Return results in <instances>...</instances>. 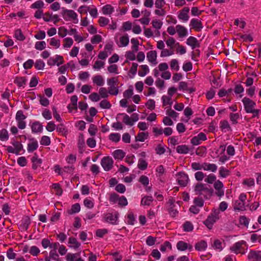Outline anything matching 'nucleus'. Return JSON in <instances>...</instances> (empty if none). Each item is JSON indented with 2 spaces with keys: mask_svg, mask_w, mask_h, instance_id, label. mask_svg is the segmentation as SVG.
<instances>
[{
  "mask_svg": "<svg viewBox=\"0 0 261 261\" xmlns=\"http://www.w3.org/2000/svg\"><path fill=\"white\" fill-rule=\"evenodd\" d=\"M166 114L174 119L176 118L178 116V114L171 108L168 109L166 110Z\"/></svg>",
  "mask_w": 261,
  "mask_h": 261,
  "instance_id": "obj_61",
  "label": "nucleus"
},
{
  "mask_svg": "<svg viewBox=\"0 0 261 261\" xmlns=\"http://www.w3.org/2000/svg\"><path fill=\"white\" fill-rule=\"evenodd\" d=\"M140 68L141 70L138 72V74L140 76H144L149 71L148 67L146 65H141Z\"/></svg>",
  "mask_w": 261,
  "mask_h": 261,
  "instance_id": "obj_40",
  "label": "nucleus"
},
{
  "mask_svg": "<svg viewBox=\"0 0 261 261\" xmlns=\"http://www.w3.org/2000/svg\"><path fill=\"white\" fill-rule=\"evenodd\" d=\"M81 210V206L79 203H76L73 204L71 208L68 210V213L70 215H72L75 213H79Z\"/></svg>",
  "mask_w": 261,
  "mask_h": 261,
  "instance_id": "obj_31",
  "label": "nucleus"
},
{
  "mask_svg": "<svg viewBox=\"0 0 261 261\" xmlns=\"http://www.w3.org/2000/svg\"><path fill=\"white\" fill-rule=\"evenodd\" d=\"M176 31L179 38H184L188 35L187 29L181 25H177L176 26Z\"/></svg>",
  "mask_w": 261,
  "mask_h": 261,
  "instance_id": "obj_16",
  "label": "nucleus"
},
{
  "mask_svg": "<svg viewBox=\"0 0 261 261\" xmlns=\"http://www.w3.org/2000/svg\"><path fill=\"white\" fill-rule=\"evenodd\" d=\"M93 83L97 86H102L105 84V81L101 75H96L92 77Z\"/></svg>",
  "mask_w": 261,
  "mask_h": 261,
  "instance_id": "obj_22",
  "label": "nucleus"
},
{
  "mask_svg": "<svg viewBox=\"0 0 261 261\" xmlns=\"http://www.w3.org/2000/svg\"><path fill=\"white\" fill-rule=\"evenodd\" d=\"M219 175L220 176L223 178L226 177L229 175V171L227 169L223 167H221L220 168L219 170Z\"/></svg>",
  "mask_w": 261,
  "mask_h": 261,
  "instance_id": "obj_46",
  "label": "nucleus"
},
{
  "mask_svg": "<svg viewBox=\"0 0 261 261\" xmlns=\"http://www.w3.org/2000/svg\"><path fill=\"white\" fill-rule=\"evenodd\" d=\"M224 244V241L216 239L214 240L212 247L214 249L221 251L223 248Z\"/></svg>",
  "mask_w": 261,
  "mask_h": 261,
  "instance_id": "obj_23",
  "label": "nucleus"
},
{
  "mask_svg": "<svg viewBox=\"0 0 261 261\" xmlns=\"http://www.w3.org/2000/svg\"><path fill=\"white\" fill-rule=\"evenodd\" d=\"M148 136L147 133L141 132L139 133L136 137V141L143 142L147 138Z\"/></svg>",
  "mask_w": 261,
  "mask_h": 261,
  "instance_id": "obj_38",
  "label": "nucleus"
},
{
  "mask_svg": "<svg viewBox=\"0 0 261 261\" xmlns=\"http://www.w3.org/2000/svg\"><path fill=\"white\" fill-rule=\"evenodd\" d=\"M191 167L194 170H200L203 169V163L202 164L197 162L192 163L191 164Z\"/></svg>",
  "mask_w": 261,
  "mask_h": 261,
  "instance_id": "obj_55",
  "label": "nucleus"
},
{
  "mask_svg": "<svg viewBox=\"0 0 261 261\" xmlns=\"http://www.w3.org/2000/svg\"><path fill=\"white\" fill-rule=\"evenodd\" d=\"M138 166L140 169L145 170L147 168V163L144 160L139 159Z\"/></svg>",
  "mask_w": 261,
  "mask_h": 261,
  "instance_id": "obj_60",
  "label": "nucleus"
},
{
  "mask_svg": "<svg viewBox=\"0 0 261 261\" xmlns=\"http://www.w3.org/2000/svg\"><path fill=\"white\" fill-rule=\"evenodd\" d=\"M108 90L106 88L101 87L99 89V95L100 98H106L109 96Z\"/></svg>",
  "mask_w": 261,
  "mask_h": 261,
  "instance_id": "obj_41",
  "label": "nucleus"
},
{
  "mask_svg": "<svg viewBox=\"0 0 261 261\" xmlns=\"http://www.w3.org/2000/svg\"><path fill=\"white\" fill-rule=\"evenodd\" d=\"M217 169V166L216 164L208 163H203V170L215 172L216 171Z\"/></svg>",
  "mask_w": 261,
  "mask_h": 261,
  "instance_id": "obj_24",
  "label": "nucleus"
},
{
  "mask_svg": "<svg viewBox=\"0 0 261 261\" xmlns=\"http://www.w3.org/2000/svg\"><path fill=\"white\" fill-rule=\"evenodd\" d=\"M31 223V220L29 217L25 216L21 220L20 224V228L23 230H27Z\"/></svg>",
  "mask_w": 261,
  "mask_h": 261,
  "instance_id": "obj_19",
  "label": "nucleus"
},
{
  "mask_svg": "<svg viewBox=\"0 0 261 261\" xmlns=\"http://www.w3.org/2000/svg\"><path fill=\"white\" fill-rule=\"evenodd\" d=\"M99 106L102 109H109L111 107V104L107 100L104 99L100 101Z\"/></svg>",
  "mask_w": 261,
  "mask_h": 261,
  "instance_id": "obj_52",
  "label": "nucleus"
},
{
  "mask_svg": "<svg viewBox=\"0 0 261 261\" xmlns=\"http://www.w3.org/2000/svg\"><path fill=\"white\" fill-rule=\"evenodd\" d=\"M153 198L151 196H145L142 199L141 204L143 206H149L151 204Z\"/></svg>",
  "mask_w": 261,
  "mask_h": 261,
  "instance_id": "obj_34",
  "label": "nucleus"
},
{
  "mask_svg": "<svg viewBox=\"0 0 261 261\" xmlns=\"http://www.w3.org/2000/svg\"><path fill=\"white\" fill-rule=\"evenodd\" d=\"M196 194L202 195L205 198H209L212 195L213 190L207 188L204 184H198L195 187Z\"/></svg>",
  "mask_w": 261,
  "mask_h": 261,
  "instance_id": "obj_2",
  "label": "nucleus"
},
{
  "mask_svg": "<svg viewBox=\"0 0 261 261\" xmlns=\"http://www.w3.org/2000/svg\"><path fill=\"white\" fill-rule=\"evenodd\" d=\"M50 143V138L48 136H44L40 140V144L43 145L48 146Z\"/></svg>",
  "mask_w": 261,
  "mask_h": 261,
  "instance_id": "obj_63",
  "label": "nucleus"
},
{
  "mask_svg": "<svg viewBox=\"0 0 261 261\" xmlns=\"http://www.w3.org/2000/svg\"><path fill=\"white\" fill-rule=\"evenodd\" d=\"M64 44L63 47L64 48H69L70 47L73 43V41L71 38H66L63 40Z\"/></svg>",
  "mask_w": 261,
  "mask_h": 261,
  "instance_id": "obj_47",
  "label": "nucleus"
},
{
  "mask_svg": "<svg viewBox=\"0 0 261 261\" xmlns=\"http://www.w3.org/2000/svg\"><path fill=\"white\" fill-rule=\"evenodd\" d=\"M204 180L205 182L212 184L217 181L216 176L214 174H210L207 176Z\"/></svg>",
  "mask_w": 261,
  "mask_h": 261,
  "instance_id": "obj_53",
  "label": "nucleus"
},
{
  "mask_svg": "<svg viewBox=\"0 0 261 261\" xmlns=\"http://www.w3.org/2000/svg\"><path fill=\"white\" fill-rule=\"evenodd\" d=\"M176 247L178 250L182 251H185L188 249H189L190 250H191L192 249V245L182 241H179L177 243Z\"/></svg>",
  "mask_w": 261,
  "mask_h": 261,
  "instance_id": "obj_18",
  "label": "nucleus"
},
{
  "mask_svg": "<svg viewBox=\"0 0 261 261\" xmlns=\"http://www.w3.org/2000/svg\"><path fill=\"white\" fill-rule=\"evenodd\" d=\"M178 88L180 90L188 91L190 93L195 91V89L193 88H189L188 86V84L185 82H180L179 83Z\"/></svg>",
  "mask_w": 261,
  "mask_h": 261,
  "instance_id": "obj_26",
  "label": "nucleus"
},
{
  "mask_svg": "<svg viewBox=\"0 0 261 261\" xmlns=\"http://www.w3.org/2000/svg\"><path fill=\"white\" fill-rule=\"evenodd\" d=\"M156 58L157 53L155 50H151L147 53V59L148 61L154 65L157 64Z\"/></svg>",
  "mask_w": 261,
  "mask_h": 261,
  "instance_id": "obj_17",
  "label": "nucleus"
},
{
  "mask_svg": "<svg viewBox=\"0 0 261 261\" xmlns=\"http://www.w3.org/2000/svg\"><path fill=\"white\" fill-rule=\"evenodd\" d=\"M120 44H118L119 47L126 46L129 43V37L127 34H125L120 38Z\"/></svg>",
  "mask_w": 261,
  "mask_h": 261,
  "instance_id": "obj_25",
  "label": "nucleus"
},
{
  "mask_svg": "<svg viewBox=\"0 0 261 261\" xmlns=\"http://www.w3.org/2000/svg\"><path fill=\"white\" fill-rule=\"evenodd\" d=\"M190 25L191 27V29H194L196 32H200L203 28L201 21L196 18L191 19Z\"/></svg>",
  "mask_w": 261,
  "mask_h": 261,
  "instance_id": "obj_11",
  "label": "nucleus"
},
{
  "mask_svg": "<svg viewBox=\"0 0 261 261\" xmlns=\"http://www.w3.org/2000/svg\"><path fill=\"white\" fill-rule=\"evenodd\" d=\"M38 147V142L36 140H32L28 143L27 150L29 152H33L36 150Z\"/></svg>",
  "mask_w": 261,
  "mask_h": 261,
  "instance_id": "obj_27",
  "label": "nucleus"
},
{
  "mask_svg": "<svg viewBox=\"0 0 261 261\" xmlns=\"http://www.w3.org/2000/svg\"><path fill=\"white\" fill-rule=\"evenodd\" d=\"M186 43L188 45L191 46L192 49H195L200 46L198 40L193 36H190L187 39Z\"/></svg>",
  "mask_w": 261,
  "mask_h": 261,
  "instance_id": "obj_14",
  "label": "nucleus"
},
{
  "mask_svg": "<svg viewBox=\"0 0 261 261\" xmlns=\"http://www.w3.org/2000/svg\"><path fill=\"white\" fill-rule=\"evenodd\" d=\"M81 246V243L73 237H70L68 239V246L74 249H77Z\"/></svg>",
  "mask_w": 261,
  "mask_h": 261,
  "instance_id": "obj_20",
  "label": "nucleus"
},
{
  "mask_svg": "<svg viewBox=\"0 0 261 261\" xmlns=\"http://www.w3.org/2000/svg\"><path fill=\"white\" fill-rule=\"evenodd\" d=\"M244 245L247 246L246 242L245 241L242 240L237 242L230 247V250L236 254L239 253L244 254L246 252L243 248Z\"/></svg>",
  "mask_w": 261,
  "mask_h": 261,
  "instance_id": "obj_5",
  "label": "nucleus"
},
{
  "mask_svg": "<svg viewBox=\"0 0 261 261\" xmlns=\"http://www.w3.org/2000/svg\"><path fill=\"white\" fill-rule=\"evenodd\" d=\"M242 101L247 113L252 114L253 117H258L260 110L255 108L256 105L255 101L246 97L243 98Z\"/></svg>",
  "mask_w": 261,
  "mask_h": 261,
  "instance_id": "obj_1",
  "label": "nucleus"
},
{
  "mask_svg": "<svg viewBox=\"0 0 261 261\" xmlns=\"http://www.w3.org/2000/svg\"><path fill=\"white\" fill-rule=\"evenodd\" d=\"M170 66L172 70H174L176 71L179 70L178 61L176 59H172L170 62Z\"/></svg>",
  "mask_w": 261,
  "mask_h": 261,
  "instance_id": "obj_37",
  "label": "nucleus"
},
{
  "mask_svg": "<svg viewBox=\"0 0 261 261\" xmlns=\"http://www.w3.org/2000/svg\"><path fill=\"white\" fill-rule=\"evenodd\" d=\"M114 11V8L111 5H106L102 8V13L105 15H109Z\"/></svg>",
  "mask_w": 261,
  "mask_h": 261,
  "instance_id": "obj_29",
  "label": "nucleus"
},
{
  "mask_svg": "<svg viewBox=\"0 0 261 261\" xmlns=\"http://www.w3.org/2000/svg\"><path fill=\"white\" fill-rule=\"evenodd\" d=\"M34 65L37 69L42 70L44 68L45 63L42 60L39 59L36 60V62L34 63Z\"/></svg>",
  "mask_w": 261,
  "mask_h": 261,
  "instance_id": "obj_50",
  "label": "nucleus"
},
{
  "mask_svg": "<svg viewBox=\"0 0 261 261\" xmlns=\"http://www.w3.org/2000/svg\"><path fill=\"white\" fill-rule=\"evenodd\" d=\"M121 138V136L119 133H112L109 136V139L113 142H118Z\"/></svg>",
  "mask_w": 261,
  "mask_h": 261,
  "instance_id": "obj_49",
  "label": "nucleus"
},
{
  "mask_svg": "<svg viewBox=\"0 0 261 261\" xmlns=\"http://www.w3.org/2000/svg\"><path fill=\"white\" fill-rule=\"evenodd\" d=\"M189 150V147L186 145H179L176 147L177 152L181 154H187Z\"/></svg>",
  "mask_w": 261,
  "mask_h": 261,
  "instance_id": "obj_32",
  "label": "nucleus"
},
{
  "mask_svg": "<svg viewBox=\"0 0 261 261\" xmlns=\"http://www.w3.org/2000/svg\"><path fill=\"white\" fill-rule=\"evenodd\" d=\"M40 250L36 246H32L30 248L29 253L34 256H37L40 253Z\"/></svg>",
  "mask_w": 261,
  "mask_h": 261,
  "instance_id": "obj_42",
  "label": "nucleus"
},
{
  "mask_svg": "<svg viewBox=\"0 0 261 261\" xmlns=\"http://www.w3.org/2000/svg\"><path fill=\"white\" fill-rule=\"evenodd\" d=\"M101 165L105 171L110 170L113 166V160L109 157H105L101 161Z\"/></svg>",
  "mask_w": 261,
  "mask_h": 261,
  "instance_id": "obj_8",
  "label": "nucleus"
},
{
  "mask_svg": "<svg viewBox=\"0 0 261 261\" xmlns=\"http://www.w3.org/2000/svg\"><path fill=\"white\" fill-rule=\"evenodd\" d=\"M61 14L64 19L66 21L73 20L75 23L78 22V19H77V15L73 10H68L63 8Z\"/></svg>",
  "mask_w": 261,
  "mask_h": 261,
  "instance_id": "obj_4",
  "label": "nucleus"
},
{
  "mask_svg": "<svg viewBox=\"0 0 261 261\" xmlns=\"http://www.w3.org/2000/svg\"><path fill=\"white\" fill-rule=\"evenodd\" d=\"M172 246L169 242H165L163 245L161 246L160 250L162 252H165L167 249L171 250Z\"/></svg>",
  "mask_w": 261,
  "mask_h": 261,
  "instance_id": "obj_58",
  "label": "nucleus"
},
{
  "mask_svg": "<svg viewBox=\"0 0 261 261\" xmlns=\"http://www.w3.org/2000/svg\"><path fill=\"white\" fill-rule=\"evenodd\" d=\"M189 11L190 9L188 7H184L179 12L178 14V19L183 21L184 22L187 21L189 19Z\"/></svg>",
  "mask_w": 261,
  "mask_h": 261,
  "instance_id": "obj_10",
  "label": "nucleus"
},
{
  "mask_svg": "<svg viewBox=\"0 0 261 261\" xmlns=\"http://www.w3.org/2000/svg\"><path fill=\"white\" fill-rule=\"evenodd\" d=\"M43 126L39 122H35L32 125V130H42Z\"/></svg>",
  "mask_w": 261,
  "mask_h": 261,
  "instance_id": "obj_59",
  "label": "nucleus"
},
{
  "mask_svg": "<svg viewBox=\"0 0 261 261\" xmlns=\"http://www.w3.org/2000/svg\"><path fill=\"white\" fill-rule=\"evenodd\" d=\"M14 35L15 37L19 41H23L25 38L20 29H17L15 31Z\"/></svg>",
  "mask_w": 261,
  "mask_h": 261,
  "instance_id": "obj_45",
  "label": "nucleus"
},
{
  "mask_svg": "<svg viewBox=\"0 0 261 261\" xmlns=\"http://www.w3.org/2000/svg\"><path fill=\"white\" fill-rule=\"evenodd\" d=\"M89 99L94 102H96L99 101L100 99V96L99 94L96 92H93L89 96Z\"/></svg>",
  "mask_w": 261,
  "mask_h": 261,
  "instance_id": "obj_56",
  "label": "nucleus"
},
{
  "mask_svg": "<svg viewBox=\"0 0 261 261\" xmlns=\"http://www.w3.org/2000/svg\"><path fill=\"white\" fill-rule=\"evenodd\" d=\"M249 260L253 261H261V251L251 250L247 256Z\"/></svg>",
  "mask_w": 261,
  "mask_h": 261,
  "instance_id": "obj_12",
  "label": "nucleus"
},
{
  "mask_svg": "<svg viewBox=\"0 0 261 261\" xmlns=\"http://www.w3.org/2000/svg\"><path fill=\"white\" fill-rule=\"evenodd\" d=\"M207 247V243L204 241H201L195 245V249L198 251H204Z\"/></svg>",
  "mask_w": 261,
  "mask_h": 261,
  "instance_id": "obj_28",
  "label": "nucleus"
},
{
  "mask_svg": "<svg viewBox=\"0 0 261 261\" xmlns=\"http://www.w3.org/2000/svg\"><path fill=\"white\" fill-rule=\"evenodd\" d=\"M132 45V49L133 51L137 52L139 50V42L136 38H132L130 40Z\"/></svg>",
  "mask_w": 261,
  "mask_h": 261,
  "instance_id": "obj_44",
  "label": "nucleus"
},
{
  "mask_svg": "<svg viewBox=\"0 0 261 261\" xmlns=\"http://www.w3.org/2000/svg\"><path fill=\"white\" fill-rule=\"evenodd\" d=\"M113 155L115 159L122 160L125 156V153L122 150L117 149L113 152Z\"/></svg>",
  "mask_w": 261,
  "mask_h": 261,
  "instance_id": "obj_30",
  "label": "nucleus"
},
{
  "mask_svg": "<svg viewBox=\"0 0 261 261\" xmlns=\"http://www.w3.org/2000/svg\"><path fill=\"white\" fill-rule=\"evenodd\" d=\"M219 219L218 214H212L204 221V224L208 228L211 229L214 223Z\"/></svg>",
  "mask_w": 261,
  "mask_h": 261,
  "instance_id": "obj_9",
  "label": "nucleus"
},
{
  "mask_svg": "<svg viewBox=\"0 0 261 261\" xmlns=\"http://www.w3.org/2000/svg\"><path fill=\"white\" fill-rule=\"evenodd\" d=\"M247 196L244 193H241L237 200H235L233 204L234 210L245 211L246 210V200Z\"/></svg>",
  "mask_w": 261,
  "mask_h": 261,
  "instance_id": "obj_3",
  "label": "nucleus"
},
{
  "mask_svg": "<svg viewBox=\"0 0 261 261\" xmlns=\"http://www.w3.org/2000/svg\"><path fill=\"white\" fill-rule=\"evenodd\" d=\"M49 44L55 48H58L60 46V40L52 38L50 39Z\"/></svg>",
  "mask_w": 261,
  "mask_h": 261,
  "instance_id": "obj_48",
  "label": "nucleus"
},
{
  "mask_svg": "<svg viewBox=\"0 0 261 261\" xmlns=\"http://www.w3.org/2000/svg\"><path fill=\"white\" fill-rule=\"evenodd\" d=\"M188 176L184 172H179L178 174L177 180L178 183L181 186L185 187L188 182Z\"/></svg>",
  "mask_w": 261,
  "mask_h": 261,
  "instance_id": "obj_13",
  "label": "nucleus"
},
{
  "mask_svg": "<svg viewBox=\"0 0 261 261\" xmlns=\"http://www.w3.org/2000/svg\"><path fill=\"white\" fill-rule=\"evenodd\" d=\"M26 79L24 77H17L14 80V83L18 87H24L26 84Z\"/></svg>",
  "mask_w": 261,
  "mask_h": 261,
  "instance_id": "obj_33",
  "label": "nucleus"
},
{
  "mask_svg": "<svg viewBox=\"0 0 261 261\" xmlns=\"http://www.w3.org/2000/svg\"><path fill=\"white\" fill-rule=\"evenodd\" d=\"M240 115L239 113H230L229 114L230 120L232 124H237L238 120L240 119Z\"/></svg>",
  "mask_w": 261,
  "mask_h": 261,
  "instance_id": "obj_35",
  "label": "nucleus"
},
{
  "mask_svg": "<svg viewBox=\"0 0 261 261\" xmlns=\"http://www.w3.org/2000/svg\"><path fill=\"white\" fill-rule=\"evenodd\" d=\"M118 115H123L124 117H123V122L127 124V125H133L134 124V121L133 120H132L129 117V116H128L127 115L125 114H118Z\"/></svg>",
  "mask_w": 261,
  "mask_h": 261,
  "instance_id": "obj_36",
  "label": "nucleus"
},
{
  "mask_svg": "<svg viewBox=\"0 0 261 261\" xmlns=\"http://www.w3.org/2000/svg\"><path fill=\"white\" fill-rule=\"evenodd\" d=\"M151 23L152 27L156 30L160 29L163 25L162 21L159 20H153Z\"/></svg>",
  "mask_w": 261,
  "mask_h": 261,
  "instance_id": "obj_64",
  "label": "nucleus"
},
{
  "mask_svg": "<svg viewBox=\"0 0 261 261\" xmlns=\"http://www.w3.org/2000/svg\"><path fill=\"white\" fill-rule=\"evenodd\" d=\"M214 188L215 190V194L220 197L224 195V189L223 183L219 180H217L214 183Z\"/></svg>",
  "mask_w": 261,
  "mask_h": 261,
  "instance_id": "obj_7",
  "label": "nucleus"
},
{
  "mask_svg": "<svg viewBox=\"0 0 261 261\" xmlns=\"http://www.w3.org/2000/svg\"><path fill=\"white\" fill-rule=\"evenodd\" d=\"M46 45L45 41H38L35 43V47L37 50H42L46 47Z\"/></svg>",
  "mask_w": 261,
  "mask_h": 261,
  "instance_id": "obj_51",
  "label": "nucleus"
},
{
  "mask_svg": "<svg viewBox=\"0 0 261 261\" xmlns=\"http://www.w3.org/2000/svg\"><path fill=\"white\" fill-rule=\"evenodd\" d=\"M77 145L79 152L81 153H82L85 150V143L84 136L82 134H80L79 137Z\"/></svg>",
  "mask_w": 261,
  "mask_h": 261,
  "instance_id": "obj_21",
  "label": "nucleus"
},
{
  "mask_svg": "<svg viewBox=\"0 0 261 261\" xmlns=\"http://www.w3.org/2000/svg\"><path fill=\"white\" fill-rule=\"evenodd\" d=\"M175 46L177 47V53H179L180 55L185 54L186 53L187 51L185 46L180 45L178 42L176 43Z\"/></svg>",
  "mask_w": 261,
  "mask_h": 261,
  "instance_id": "obj_54",
  "label": "nucleus"
},
{
  "mask_svg": "<svg viewBox=\"0 0 261 261\" xmlns=\"http://www.w3.org/2000/svg\"><path fill=\"white\" fill-rule=\"evenodd\" d=\"M162 99L163 101V106H166L167 105L171 106L173 103L171 97L166 95H163L162 97Z\"/></svg>",
  "mask_w": 261,
  "mask_h": 261,
  "instance_id": "obj_39",
  "label": "nucleus"
},
{
  "mask_svg": "<svg viewBox=\"0 0 261 261\" xmlns=\"http://www.w3.org/2000/svg\"><path fill=\"white\" fill-rule=\"evenodd\" d=\"M109 22V19L106 17L101 16L98 20V23L100 27H103L107 25Z\"/></svg>",
  "mask_w": 261,
  "mask_h": 261,
  "instance_id": "obj_57",
  "label": "nucleus"
},
{
  "mask_svg": "<svg viewBox=\"0 0 261 261\" xmlns=\"http://www.w3.org/2000/svg\"><path fill=\"white\" fill-rule=\"evenodd\" d=\"M44 4L41 0H38L32 4L31 6L32 9H41L43 7Z\"/></svg>",
  "mask_w": 261,
  "mask_h": 261,
  "instance_id": "obj_43",
  "label": "nucleus"
},
{
  "mask_svg": "<svg viewBox=\"0 0 261 261\" xmlns=\"http://www.w3.org/2000/svg\"><path fill=\"white\" fill-rule=\"evenodd\" d=\"M119 213L115 212L114 213H109L105 215L104 219L105 221L112 224H116L117 223Z\"/></svg>",
  "mask_w": 261,
  "mask_h": 261,
  "instance_id": "obj_6",
  "label": "nucleus"
},
{
  "mask_svg": "<svg viewBox=\"0 0 261 261\" xmlns=\"http://www.w3.org/2000/svg\"><path fill=\"white\" fill-rule=\"evenodd\" d=\"M206 139L205 135L203 133H200L198 136L194 137L191 140V143L194 145H197L200 143L201 141H204Z\"/></svg>",
  "mask_w": 261,
  "mask_h": 261,
  "instance_id": "obj_15",
  "label": "nucleus"
},
{
  "mask_svg": "<svg viewBox=\"0 0 261 261\" xmlns=\"http://www.w3.org/2000/svg\"><path fill=\"white\" fill-rule=\"evenodd\" d=\"M108 92L111 95H116L118 94V89L115 86H109Z\"/></svg>",
  "mask_w": 261,
  "mask_h": 261,
  "instance_id": "obj_62",
  "label": "nucleus"
}]
</instances>
